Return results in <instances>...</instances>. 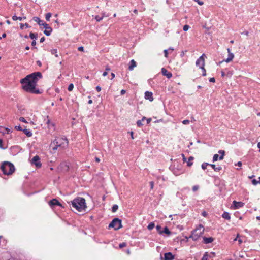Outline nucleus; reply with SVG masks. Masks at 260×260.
<instances>
[{"label": "nucleus", "instance_id": "obj_55", "mask_svg": "<svg viewBox=\"0 0 260 260\" xmlns=\"http://www.w3.org/2000/svg\"><path fill=\"white\" fill-rule=\"evenodd\" d=\"M202 215L204 216V217H206L208 215L207 213L206 212V211H203L202 213Z\"/></svg>", "mask_w": 260, "mask_h": 260}, {"label": "nucleus", "instance_id": "obj_25", "mask_svg": "<svg viewBox=\"0 0 260 260\" xmlns=\"http://www.w3.org/2000/svg\"><path fill=\"white\" fill-rule=\"evenodd\" d=\"M209 257H211L210 255H209L208 253V252H205L202 258V260H208V258Z\"/></svg>", "mask_w": 260, "mask_h": 260}, {"label": "nucleus", "instance_id": "obj_24", "mask_svg": "<svg viewBox=\"0 0 260 260\" xmlns=\"http://www.w3.org/2000/svg\"><path fill=\"white\" fill-rule=\"evenodd\" d=\"M218 153L221 154V156L219 157V160H222L223 159L224 156L225 155V151L224 150H219Z\"/></svg>", "mask_w": 260, "mask_h": 260}, {"label": "nucleus", "instance_id": "obj_20", "mask_svg": "<svg viewBox=\"0 0 260 260\" xmlns=\"http://www.w3.org/2000/svg\"><path fill=\"white\" fill-rule=\"evenodd\" d=\"M23 132L27 137H31L32 135L31 132L26 128L23 129Z\"/></svg>", "mask_w": 260, "mask_h": 260}, {"label": "nucleus", "instance_id": "obj_51", "mask_svg": "<svg viewBox=\"0 0 260 260\" xmlns=\"http://www.w3.org/2000/svg\"><path fill=\"white\" fill-rule=\"evenodd\" d=\"M195 2H198L199 5H203L204 3L202 1H200V0H194Z\"/></svg>", "mask_w": 260, "mask_h": 260}, {"label": "nucleus", "instance_id": "obj_14", "mask_svg": "<svg viewBox=\"0 0 260 260\" xmlns=\"http://www.w3.org/2000/svg\"><path fill=\"white\" fill-rule=\"evenodd\" d=\"M145 98L152 102L153 100L152 93L149 91H146L145 93Z\"/></svg>", "mask_w": 260, "mask_h": 260}, {"label": "nucleus", "instance_id": "obj_17", "mask_svg": "<svg viewBox=\"0 0 260 260\" xmlns=\"http://www.w3.org/2000/svg\"><path fill=\"white\" fill-rule=\"evenodd\" d=\"M203 242L205 244H209L212 243L214 241V238L212 237H204L203 238Z\"/></svg>", "mask_w": 260, "mask_h": 260}, {"label": "nucleus", "instance_id": "obj_30", "mask_svg": "<svg viewBox=\"0 0 260 260\" xmlns=\"http://www.w3.org/2000/svg\"><path fill=\"white\" fill-rule=\"evenodd\" d=\"M29 37L31 39H36L37 38V34H34V33H32V32H30V34H29Z\"/></svg>", "mask_w": 260, "mask_h": 260}, {"label": "nucleus", "instance_id": "obj_40", "mask_svg": "<svg viewBox=\"0 0 260 260\" xmlns=\"http://www.w3.org/2000/svg\"><path fill=\"white\" fill-rule=\"evenodd\" d=\"M103 17H101L99 15H96L95 16V19H96V20L98 21V22H99L101 20H102L103 19Z\"/></svg>", "mask_w": 260, "mask_h": 260}, {"label": "nucleus", "instance_id": "obj_44", "mask_svg": "<svg viewBox=\"0 0 260 260\" xmlns=\"http://www.w3.org/2000/svg\"><path fill=\"white\" fill-rule=\"evenodd\" d=\"M189 28V25H185L183 26V30H184V31H187V30H188Z\"/></svg>", "mask_w": 260, "mask_h": 260}, {"label": "nucleus", "instance_id": "obj_43", "mask_svg": "<svg viewBox=\"0 0 260 260\" xmlns=\"http://www.w3.org/2000/svg\"><path fill=\"white\" fill-rule=\"evenodd\" d=\"M201 68V69L202 70V71H203V74H202V75H203V76H205L206 75V70H205V68H204V66H203V67H201V68Z\"/></svg>", "mask_w": 260, "mask_h": 260}, {"label": "nucleus", "instance_id": "obj_6", "mask_svg": "<svg viewBox=\"0 0 260 260\" xmlns=\"http://www.w3.org/2000/svg\"><path fill=\"white\" fill-rule=\"evenodd\" d=\"M43 26L45 29L44 31V34L47 36H50L52 31V28L45 22L44 23Z\"/></svg>", "mask_w": 260, "mask_h": 260}, {"label": "nucleus", "instance_id": "obj_46", "mask_svg": "<svg viewBox=\"0 0 260 260\" xmlns=\"http://www.w3.org/2000/svg\"><path fill=\"white\" fill-rule=\"evenodd\" d=\"M15 128L20 131H23V129L20 125L16 126Z\"/></svg>", "mask_w": 260, "mask_h": 260}, {"label": "nucleus", "instance_id": "obj_4", "mask_svg": "<svg viewBox=\"0 0 260 260\" xmlns=\"http://www.w3.org/2000/svg\"><path fill=\"white\" fill-rule=\"evenodd\" d=\"M1 169L5 175H10L12 174L15 168L13 164L9 161H5L1 166Z\"/></svg>", "mask_w": 260, "mask_h": 260}, {"label": "nucleus", "instance_id": "obj_56", "mask_svg": "<svg viewBox=\"0 0 260 260\" xmlns=\"http://www.w3.org/2000/svg\"><path fill=\"white\" fill-rule=\"evenodd\" d=\"M241 34H244V35H245L246 36H248L249 32L248 31H245L242 32Z\"/></svg>", "mask_w": 260, "mask_h": 260}, {"label": "nucleus", "instance_id": "obj_36", "mask_svg": "<svg viewBox=\"0 0 260 260\" xmlns=\"http://www.w3.org/2000/svg\"><path fill=\"white\" fill-rule=\"evenodd\" d=\"M207 166H209V164H208L207 162H203L202 164L201 167L203 170H205L206 169Z\"/></svg>", "mask_w": 260, "mask_h": 260}, {"label": "nucleus", "instance_id": "obj_21", "mask_svg": "<svg viewBox=\"0 0 260 260\" xmlns=\"http://www.w3.org/2000/svg\"><path fill=\"white\" fill-rule=\"evenodd\" d=\"M209 166H210L212 168V169H213L214 171L216 172H219L222 169L221 167H216L215 165L214 164H209Z\"/></svg>", "mask_w": 260, "mask_h": 260}, {"label": "nucleus", "instance_id": "obj_39", "mask_svg": "<svg viewBox=\"0 0 260 260\" xmlns=\"http://www.w3.org/2000/svg\"><path fill=\"white\" fill-rule=\"evenodd\" d=\"M110 70V68L107 67L106 68V71L103 73V76H106L107 75V74H108V71H109Z\"/></svg>", "mask_w": 260, "mask_h": 260}, {"label": "nucleus", "instance_id": "obj_2", "mask_svg": "<svg viewBox=\"0 0 260 260\" xmlns=\"http://www.w3.org/2000/svg\"><path fill=\"white\" fill-rule=\"evenodd\" d=\"M69 142L67 138L64 136L57 137L53 140L51 145H53L52 148L53 150H56L58 148H60L62 149H65L68 146Z\"/></svg>", "mask_w": 260, "mask_h": 260}, {"label": "nucleus", "instance_id": "obj_29", "mask_svg": "<svg viewBox=\"0 0 260 260\" xmlns=\"http://www.w3.org/2000/svg\"><path fill=\"white\" fill-rule=\"evenodd\" d=\"M50 52H51V54L54 55L55 56V57L58 56V54H57V49H52V50H51Z\"/></svg>", "mask_w": 260, "mask_h": 260}, {"label": "nucleus", "instance_id": "obj_3", "mask_svg": "<svg viewBox=\"0 0 260 260\" xmlns=\"http://www.w3.org/2000/svg\"><path fill=\"white\" fill-rule=\"evenodd\" d=\"M71 204L74 208L79 212L85 211L86 208L85 200L81 197H78L71 201Z\"/></svg>", "mask_w": 260, "mask_h": 260}, {"label": "nucleus", "instance_id": "obj_16", "mask_svg": "<svg viewBox=\"0 0 260 260\" xmlns=\"http://www.w3.org/2000/svg\"><path fill=\"white\" fill-rule=\"evenodd\" d=\"M233 205L235 206V208L236 209L239 208L240 207H242L244 206V204L243 202H237L236 201H233Z\"/></svg>", "mask_w": 260, "mask_h": 260}, {"label": "nucleus", "instance_id": "obj_59", "mask_svg": "<svg viewBox=\"0 0 260 260\" xmlns=\"http://www.w3.org/2000/svg\"><path fill=\"white\" fill-rule=\"evenodd\" d=\"M37 64L38 66H39V67H41V66H42V63H41V61H39V60H38V61H37Z\"/></svg>", "mask_w": 260, "mask_h": 260}, {"label": "nucleus", "instance_id": "obj_12", "mask_svg": "<svg viewBox=\"0 0 260 260\" xmlns=\"http://www.w3.org/2000/svg\"><path fill=\"white\" fill-rule=\"evenodd\" d=\"M161 73L164 76H166L169 79L172 76V73L171 72H168V71L164 68L161 69Z\"/></svg>", "mask_w": 260, "mask_h": 260}, {"label": "nucleus", "instance_id": "obj_50", "mask_svg": "<svg viewBox=\"0 0 260 260\" xmlns=\"http://www.w3.org/2000/svg\"><path fill=\"white\" fill-rule=\"evenodd\" d=\"M19 120L21 122H24V123H27V121H26L25 119L24 118V117H20L19 118Z\"/></svg>", "mask_w": 260, "mask_h": 260}, {"label": "nucleus", "instance_id": "obj_61", "mask_svg": "<svg viewBox=\"0 0 260 260\" xmlns=\"http://www.w3.org/2000/svg\"><path fill=\"white\" fill-rule=\"evenodd\" d=\"M235 165H237L239 167H241L242 166V162L241 161H238L237 164H235Z\"/></svg>", "mask_w": 260, "mask_h": 260}, {"label": "nucleus", "instance_id": "obj_38", "mask_svg": "<svg viewBox=\"0 0 260 260\" xmlns=\"http://www.w3.org/2000/svg\"><path fill=\"white\" fill-rule=\"evenodd\" d=\"M73 88H74V85H73V84L71 83L69 85L68 90L69 91H71L73 90Z\"/></svg>", "mask_w": 260, "mask_h": 260}, {"label": "nucleus", "instance_id": "obj_64", "mask_svg": "<svg viewBox=\"0 0 260 260\" xmlns=\"http://www.w3.org/2000/svg\"><path fill=\"white\" fill-rule=\"evenodd\" d=\"M257 147L259 148V151L260 152V142L257 143Z\"/></svg>", "mask_w": 260, "mask_h": 260}, {"label": "nucleus", "instance_id": "obj_57", "mask_svg": "<svg viewBox=\"0 0 260 260\" xmlns=\"http://www.w3.org/2000/svg\"><path fill=\"white\" fill-rule=\"evenodd\" d=\"M96 90L98 92L101 91V87H100L99 86H96Z\"/></svg>", "mask_w": 260, "mask_h": 260}, {"label": "nucleus", "instance_id": "obj_7", "mask_svg": "<svg viewBox=\"0 0 260 260\" xmlns=\"http://www.w3.org/2000/svg\"><path fill=\"white\" fill-rule=\"evenodd\" d=\"M40 159L39 156L36 155L32 158L31 160V163L35 165L37 168H40L42 166V164L40 161Z\"/></svg>", "mask_w": 260, "mask_h": 260}, {"label": "nucleus", "instance_id": "obj_58", "mask_svg": "<svg viewBox=\"0 0 260 260\" xmlns=\"http://www.w3.org/2000/svg\"><path fill=\"white\" fill-rule=\"evenodd\" d=\"M125 92H126V91L125 90H124V89L121 90L120 91L121 95L124 94L125 93Z\"/></svg>", "mask_w": 260, "mask_h": 260}, {"label": "nucleus", "instance_id": "obj_22", "mask_svg": "<svg viewBox=\"0 0 260 260\" xmlns=\"http://www.w3.org/2000/svg\"><path fill=\"white\" fill-rule=\"evenodd\" d=\"M222 217L227 220H230L231 219V216L230 214L227 212H224L222 215Z\"/></svg>", "mask_w": 260, "mask_h": 260}, {"label": "nucleus", "instance_id": "obj_9", "mask_svg": "<svg viewBox=\"0 0 260 260\" xmlns=\"http://www.w3.org/2000/svg\"><path fill=\"white\" fill-rule=\"evenodd\" d=\"M193 231L196 233L197 235L201 237L202 234L204 233V228L203 225L202 224H200L198 227H197L196 229L193 230Z\"/></svg>", "mask_w": 260, "mask_h": 260}, {"label": "nucleus", "instance_id": "obj_1", "mask_svg": "<svg viewBox=\"0 0 260 260\" xmlns=\"http://www.w3.org/2000/svg\"><path fill=\"white\" fill-rule=\"evenodd\" d=\"M42 78V75L40 72H34L27 75L20 80L23 89L31 93H41L39 89L36 88V86L39 79Z\"/></svg>", "mask_w": 260, "mask_h": 260}, {"label": "nucleus", "instance_id": "obj_32", "mask_svg": "<svg viewBox=\"0 0 260 260\" xmlns=\"http://www.w3.org/2000/svg\"><path fill=\"white\" fill-rule=\"evenodd\" d=\"M118 208V206L116 204L114 205L112 207V211L115 212Z\"/></svg>", "mask_w": 260, "mask_h": 260}, {"label": "nucleus", "instance_id": "obj_34", "mask_svg": "<svg viewBox=\"0 0 260 260\" xmlns=\"http://www.w3.org/2000/svg\"><path fill=\"white\" fill-rule=\"evenodd\" d=\"M46 123L48 125V126H54V124L50 122V120L48 118V116H47V119L46 121Z\"/></svg>", "mask_w": 260, "mask_h": 260}, {"label": "nucleus", "instance_id": "obj_27", "mask_svg": "<svg viewBox=\"0 0 260 260\" xmlns=\"http://www.w3.org/2000/svg\"><path fill=\"white\" fill-rule=\"evenodd\" d=\"M162 234L165 233L167 235L170 234L171 232L167 226H165L164 230L162 231Z\"/></svg>", "mask_w": 260, "mask_h": 260}, {"label": "nucleus", "instance_id": "obj_63", "mask_svg": "<svg viewBox=\"0 0 260 260\" xmlns=\"http://www.w3.org/2000/svg\"><path fill=\"white\" fill-rule=\"evenodd\" d=\"M36 41L34 40H33V41H32V43H31V45H32V46H35V45H36Z\"/></svg>", "mask_w": 260, "mask_h": 260}, {"label": "nucleus", "instance_id": "obj_13", "mask_svg": "<svg viewBox=\"0 0 260 260\" xmlns=\"http://www.w3.org/2000/svg\"><path fill=\"white\" fill-rule=\"evenodd\" d=\"M228 57L225 60V61L226 62H229L232 60L234 57V55L233 53L231 52L230 49L229 48L228 49Z\"/></svg>", "mask_w": 260, "mask_h": 260}, {"label": "nucleus", "instance_id": "obj_5", "mask_svg": "<svg viewBox=\"0 0 260 260\" xmlns=\"http://www.w3.org/2000/svg\"><path fill=\"white\" fill-rule=\"evenodd\" d=\"M122 226L121 220L118 218H114L109 224V229L113 228L115 230H118Z\"/></svg>", "mask_w": 260, "mask_h": 260}, {"label": "nucleus", "instance_id": "obj_42", "mask_svg": "<svg viewBox=\"0 0 260 260\" xmlns=\"http://www.w3.org/2000/svg\"><path fill=\"white\" fill-rule=\"evenodd\" d=\"M126 246V243L125 242H122L121 243H120L119 245V247L120 248H122L123 247H124Z\"/></svg>", "mask_w": 260, "mask_h": 260}, {"label": "nucleus", "instance_id": "obj_49", "mask_svg": "<svg viewBox=\"0 0 260 260\" xmlns=\"http://www.w3.org/2000/svg\"><path fill=\"white\" fill-rule=\"evenodd\" d=\"M182 123L185 125L188 124L189 123V121L188 120H184L182 121Z\"/></svg>", "mask_w": 260, "mask_h": 260}, {"label": "nucleus", "instance_id": "obj_62", "mask_svg": "<svg viewBox=\"0 0 260 260\" xmlns=\"http://www.w3.org/2000/svg\"><path fill=\"white\" fill-rule=\"evenodd\" d=\"M45 41V37H42L41 38L40 42L41 43H43Z\"/></svg>", "mask_w": 260, "mask_h": 260}, {"label": "nucleus", "instance_id": "obj_53", "mask_svg": "<svg viewBox=\"0 0 260 260\" xmlns=\"http://www.w3.org/2000/svg\"><path fill=\"white\" fill-rule=\"evenodd\" d=\"M78 50L80 51H83L84 47L82 46H80V47H78Z\"/></svg>", "mask_w": 260, "mask_h": 260}, {"label": "nucleus", "instance_id": "obj_23", "mask_svg": "<svg viewBox=\"0 0 260 260\" xmlns=\"http://www.w3.org/2000/svg\"><path fill=\"white\" fill-rule=\"evenodd\" d=\"M194 158L192 156H190L189 158H188V161L187 162V166L188 167H190L192 165V161L193 160Z\"/></svg>", "mask_w": 260, "mask_h": 260}, {"label": "nucleus", "instance_id": "obj_35", "mask_svg": "<svg viewBox=\"0 0 260 260\" xmlns=\"http://www.w3.org/2000/svg\"><path fill=\"white\" fill-rule=\"evenodd\" d=\"M52 14L51 13H48L45 15V19L47 21H49L50 17H51Z\"/></svg>", "mask_w": 260, "mask_h": 260}, {"label": "nucleus", "instance_id": "obj_37", "mask_svg": "<svg viewBox=\"0 0 260 260\" xmlns=\"http://www.w3.org/2000/svg\"><path fill=\"white\" fill-rule=\"evenodd\" d=\"M219 158L218 154H215L214 155L213 157V161L215 162L218 160V159Z\"/></svg>", "mask_w": 260, "mask_h": 260}, {"label": "nucleus", "instance_id": "obj_19", "mask_svg": "<svg viewBox=\"0 0 260 260\" xmlns=\"http://www.w3.org/2000/svg\"><path fill=\"white\" fill-rule=\"evenodd\" d=\"M33 20L36 22L40 26H43L44 23L42 20L38 17H34L32 18Z\"/></svg>", "mask_w": 260, "mask_h": 260}, {"label": "nucleus", "instance_id": "obj_45", "mask_svg": "<svg viewBox=\"0 0 260 260\" xmlns=\"http://www.w3.org/2000/svg\"><path fill=\"white\" fill-rule=\"evenodd\" d=\"M199 189V186L198 185H194L192 187V190L193 191H196Z\"/></svg>", "mask_w": 260, "mask_h": 260}, {"label": "nucleus", "instance_id": "obj_54", "mask_svg": "<svg viewBox=\"0 0 260 260\" xmlns=\"http://www.w3.org/2000/svg\"><path fill=\"white\" fill-rule=\"evenodd\" d=\"M150 184L151 189H152L154 187V182L153 181H151L150 182Z\"/></svg>", "mask_w": 260, "mask_h": 260}, {"label": "nucleus", "instance_id": "obj_31", "mask_svg": "<svg viewBox=\"0 0 260 260\" xmlns=\"http://www.w3.org/2000/svg\"><path fill=\"white\" fill-rule=\"evenodd\" d=\"M154 223L153 222H151L149 224L147 228L148 230H151L154 228Z\"/></svg>", "mask_w": 260, "mask_h": 260}, {"label": "nucleus", "instance_id": "obj_15", "mask_svg": "<svg viewBox=\"0 0 260 260\" xmlns=\"http://www.w3.org/2000/svg\"><path fill=\"white\" fill-rule=\"evenodd\" d=\"M136 62L134 59L131 60L129 63L128 70L129 71H132L134 68L136 67Z\"/></svg>", "mask_w": 260, "mask_h": 260}, {"label": "nucleus", "instance_id": "obj_47", "mask_svg": "<svg viewBox=\"0 0 260 260\" xmlns=\"http://www.w3.org/2000/svg\"><path fill=\"white\" fill-rule=\"evenodd\" d=\"M164 55L165 56V57H168V50H167V49H165L164 50Z\"/></svg>", "mask_w": 260, "mask_h": 260}, {"label": "nucleus", "instance_id": "obj_52", "mask_svg": "<svg viewBox=\"0 0 260 260\" xmlns=\"http://www.w3.org/2000/svg\"><path fill=\"white\" fill-rule=\"evenodd\" d=\"M209 81L210 82H213V83H214L215 82V79L214 78L212 77V78H210L209 79Z\"/></svg>", "mask_w": 260, "mask_h": 260}, {"label": "nucleus", "instance_id": "obj_11", "mask_svg": "<svg viewBox=\"0 0 260 260\" xmlns=\"http://www.w3.org/2000/svg\"><path fill=\"white\" fill-rule=\"evenodd\" d=\"M174 258V256L171 252H167L164 254V260H173Z\"/></svg>", "mask_w": 260, "mask_h": 260}, {"label": "nucleus", "instance_id": "obj_8", "mask_svg": "<svg viewBox=\"0 0 260 260\" xmlns=\"http://www.w3.org/2000/svg\"><path fill=\"white\" fill-rule=\"evenodd\" d=\"M205 54H203L196 61V64L197 66L201 68L205 66L204 57Z\"/></svg>", "mask_w": 260, "mask_h": 260}, {"label": "nucleus", "instance_id": "obj_18", "mask_svg": "<svg viewBox=\"0 0 260 260\" xmlns=\"http://www.w3.org/2000/svg\"><path fill=\"white\" fill-rule=\"evenodd\" d=\"M200 237L197 235L192 231L191 235L189 236V238H191L193 241H197Z\"/></svg>", "mask_w": 260, "mask_h": 260}, {"label": "nucleus", "instance_id": "obj_28", "mask_svg": "<svg viewBox=\"0 0 260 260\" xmlns=\"http://www.w3.org/2000/svg\"><path fill=\"white\" fill-rule=\"evenodd\" d=\"M156 229L157 230V232L160 234H162V232L161 230V226L160 225H157L156 226Z\"/></svg>", "mask_w": 260, "mask_h": 260}, {"label": "nucleus", "instance_id": "obj_10", "mask_svg": "<svg viewBox=\"0 0 260 260\" xmlns=\"http://www.w3.org/2000/svg\"><path fill=\"white\" fill-rule=\"evenodd\" d=\"M49 204L50 207H53L54 206L57 205L59 206H62L61 204L59 203V202L56 199H53L49 202Z\"/></svg>", "mask_w": 260, "mask_h": 260}, {"label": "nucleus", "instance_id": "obj_33", "mask_svg": "<svg viewBox=\"0 0 260 260\" xmlns=\"http://www.w3.org/2000/svg\"><path fill=\"white\" fill-rule=\"evenodd\" d=\"M12 19L13 20H14V21H16V20H17L21 21L22 20V17H17L16 15H14L12 17Z\"/></svg>", "mask_w": 260, "mask_h": 260}, {"label": "nucleus", "instance_id": "obj_41", "mask_svg": "<svg viewBox=\"0 0 260 260\" xmlns=\"http://www.w3.org/2000/svg\"><path fill=\"white\" fill-rule=\"evenodd\" d=\"M251 182L252 184L254 185H256L257 184H259L258 181L255 179L252 180Z\"/></svg>", "mask_w": 260, "mask_h": 260}, {"label": "nucleus", "instance_id": "obj_48", "mask_svg": "<svg viewBox=\"0 0 260 260\" xmlns=\"http://www.w3.org/2000/svg\"><path fill=\"white\" fill-rule=\"evenodd\" d=\"M137 125L139 126V127H140L143 124L142 123V121L141 120H138L137 122Z\"/></svg>", "mask_w": 260, "mask_h": 260}, {"label": "nucleus", "instance_id": "obj_60", "mask_svg": "<svg viewBox=\"0 0 260 260\" xmlns=\"http://www.w3.org/2000/svg\"><path fill=\"white\" fill-rule=\"evenodd\" d=\"M181 155H182V156L183 157V161L184 162L186 161V158H185L184 155L183 154H182Z\"/></svg>", "mask_w": 260, "mask_h": 260}, {"label": "nucleus", "instance_id": "obj_26", "mask_svg": "<svg viewBox=\"0 0 260 260\" xmlns=\"http://www.w3.org/2000/svg\"><path fill=\"white\" fill-rule=\"evenodd\" d=\"M24 27H26V28H29V27H30V26L27 23H25L24 24H23V23H20V28L21 29H24Z\"/></svg>", "mask_w": 260, "mask_h": 260}]
</instances>
